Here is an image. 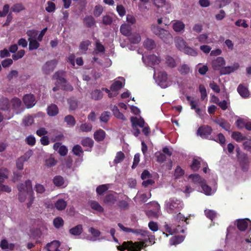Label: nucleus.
<instances>
[{"mask_svg": "<svg viewBox=\"0 0 251 251\" xmlns=\"http://www.w3.org/2000/svg\"><path fill=\"white\" fill-rule=\"evenodd\" d=\"M239 67V64L238 63H235L232 66L223 67L220 71L221 75H225L237 70Z\"/></svg>", "mask_w": 251, "mask_h": 251, "instance_id": "1a4fd4ad", "label": "nucleus"}, {"mask_svg": "<svg viewBox=\"0 0 251 251\" xmlns=\"http://www.w3.org/2000/svg\"><path fill=\"white\" fill-rule=\"evenodd\" d=\"M128 36V39L132 44H136L141 41V38L139 33L136 32L131 33Z\"/></svg>", "mask_w": 251, "mask_h": 251, "instance_id": "bb28decb", "label": "nucleus"}, {"mask_svg": "<svg viewBox=\"0 0 251 251\" xmlns=\"http://www.w3.org/2000/svg\"><path fill=\"white\" fill-rule=\"evenodd\" d=\"M166 206L169 213H172L174 212L176 213L182 209V201L175 198H171L166 203Z\"/></svg>", "mask_w": 251, "mask_h": 251, "instance_id": "7ed1b4c3", "label": "nucleus"}, {"mask_svg": "<svg viewBox=\"0 0 251 251\" xmlns=\"http://www.w3.org/2000/svg\"><path fill=\"white\" fill-rule=\"evenodd\" d=\"M29 158V156L27 153H25L18 158L16 163L17 168L20 170H22L24 168V162H26Z\"/></svg>", "mask_w": 251, "mask_h": 251, "instance_id": "9b49d317", "label": "nucleus"}, {"mask_svg": "<svg viewBox=\"0 0 251 251\" xmlns=\"http://www.w3.org/2000/svg\"><path fill=\"white\" fill-rule=\"evenodd\" d=\"M130 121L132 124V126H139L140 127H144L145 122L142 118H138L136 117H132L130 118Z\"/></svg>", "mask_w": 251, "mask_h": 251, "instance_id": "f3484780", "label": "nucleus"}, {"mask_svg": "<svg viewBox=\"0 0 251 251\" xmlns=\"http://www.w3.org/2000/svg\"><path fill=\"white\" fill-rule=\"evenodd\" d=\"M190 68L189 66L185 64L181 65L178 68V71L181 75H185L190 72Z\"/></svg>", "mask_w": 251, "mask_h": 251, "instance_id": "79ce46f5", "label": "nucleus"}, {"mask_svg": "<svg viewBox=\"0 0 251 251\" xmlns=\"http://www.w3.org/2000/svg\"><path fill=\"white\" fill-rule=\"evenodd\" d=\"M144 46L145 48L147 49L148 50H152V49L155 48L156 44L153 40L150 38H147L144 42Z\"/></svg>", "mask_w": 251, "mask_h": 251, "instance_id": "7c9ffc66", "label": "nucleus"}, {"mask_svg": "<svg viewBox=\"0 0 251 251\" xmlns=\"http://www.w3.org/2000/svg\"><path fill=\"white\" fill-rule=\"evenodd\" d=\"M184 236L182 235H177L172 237L170 239V243L171 245H176L183 241Z\"/></svg>", "mask_w": 251, "mask_h": 251, "instance_id": "cd10ccee", "label": "nucleus"}, {"mask_svg": "<svg viewBox=\"0 0 251 251\" xmlns=\"http://www.w3.org/2000/svg\"><path fill=\"white\" fill-rule=\"evenodd\" d=\"M52 181L56 186L60 187L64 184V179L62 176L58 175L53 177Z\"/></svg>", "mask_w": 251, "mask_h": 251, "instance_id": "4c0bfd02", "label": "nucleus"}, {"mask_svg": "<svg viewBox=\"0 0 251 251\" xmlns=\"http://www.w3.org/2000/svg\"><path fill=\"white\" fill-rule=\"evenodd\" d=\"M10 107L9 100L6 98L0 99V109L3 111L8 110Z\"/></svg>", "mask_w": 251, "mask_h": 251, "instance_id": "5701e85b", "label": "nucleus"}, {"mask_svg": "<svg viewBox=\"0 0 251 251\" xmlns=\"http://www.w3.org/2000/svg\"><path fill=\"white\" fill-rule=\"evenodd\" d=\"M57 64V61L55 59L51 60L46 62L42 67L43 72L49 75L52 72Z\"/></svg>", "mask_w": 251, "mask_h": 251, "instance_id": "39448f33", "label": "nucleus"}, {"mask_svg": "<svg viewBox=\"0 0 251 251\" xmlns=\"http://www.w3.org/2000/svg\"><path fill=\"white\" fill-rule=\"evenodd\" d=\"M55 207L59 211L65 209L67 206V202L63 199H58L54 204Z\"/></svg>", "mask_w": 251, "mask_h": 251, "instance_id": "c756f323", "label": "nucleus"}, {"mask_svg": "<svg viewBox=\"0 0 251 251\" xmlns=\"http://www.w3.org/2000/svg\"><path fill=\"white\" fill-rule=\"evenodd\" d=\"M9 171L6 168L0 169V183L4 182V180L8 177Z\"/></svg>", "mask_w": 251, "mask_h": 251, "instance_id": "e433bc0d", "label": "nucleus"}, {"mask_svg": "<svg viewBox=\"0 0 251 251\" xmlns=\"http://www.w3.org/2000/svg\"><path fill=\"white\" fill-rule=\"evenodd\" d=\"M125 158V154L122 151H118L117 153L115 158L114 160V163L115 164L119 163L123 161Z\"/></svg>", "mask_w": 251, "mask_h": 251, "instance_id": "864d4df0", "label": "nucleus"}, {"mask_svg": "<svg viewBox=\"0 0 251 251\" xmlns=\"http://www.w3.org/2000/svg\"><path fill=\"white\" fill-rule=\"evenodd\" d=\"M183 51L185 53L193 56H196L198 55V52L196 50H195L194 49L187 46H186L185 49H184Z\"/></svg>", "mask_w": 251, "mask_h": 251, "instance_id": "052dcab7", "label": "nucleus"}, {"mask_svg": "<svg viewBox=\"0 0 251 251\" xmlns=\"http://www.w3.org/2000/svg\"><path fill=\"white\" fill-rule=\"evenodd\" d=\"M92 129V126L89 123L82 124L79 126V130L82 132H90Z\"/></svg>", "mask_w": 251, "mask_h": 251, "instance_id": "3c124183", "label": "nucleus"}, {"mask_svg": "<svg viewBox=\"0 0 251 251\" xmlns=\"http://www.w3.org/2000/svg\"><path fill=\"white\" fill-rule=\"evenodd\" d=\"M110 112L108 111H104L101 113L100 120L101 122L106 123L109 120Z\"/></svg>", "mask_w": 251, "mask_h": 251, "instance_id": "69168bd1", "label": "nucleus"}, {"mask_svg": "<svg viewBox=\"0 0 251 251\" xmlns=\"http://www.w3.org/2000/svg\"><path fill=\"white\" fill-rule=\"evenodd\" d=\"M189 178H192L194 183H199L200 185L205 180L202 178L198 174H191L189 176Z\"/></svg>", "mask_w": 251, "mask_h": 251, "instance_id": "ea45409f", "label": "nucleus"}, {"mask_svg": "<svg viewBox=\"0 0 251 251\" xmlns=\"http://www.w3.org/2000/svg\"><path fill=\"white\" fill-rule=\"evenodd\" d=\"M11 102L13 109L18 110L21 105L22 101L20 99L17 97L13 98Z\"/></svg>", "mask_w": 251, "mask_h": 251, "instance_id": "37998d69", "label": "nucleus"}, {"mask_svg": "<svg viewBox=\"0 0 251 251\" xmlns=\"http://www.w3.org/2000/svg\"><path fill=\"white\" fill-rule=\"evenodd\" d=\"M124 87L123 83L119 80H116L110 86V89L112 91H118Z\"/></svg>", "mask_w": 251, "mask_h": 251, "instance_id": "a19ab883", "label": "nucleus"}, {"mask_svg": "<svg viewBox=\"0 0 251 251\" xmlns=\"http://www.w3.org/2000/svg\"><path fill=\"white\" fill-rule=\"evenodd\" d=\"M81 144L83 147H88L92 148L94 146V142L90 137H87L83 138L81 141Z\"/></svg>", "mask_w": 251, "mask_h": 251, "instance_id": "2f4dec72", "label": "nucleus"}, {"mask_svg": "<svg viewBox=\"0 0 251 251\" xmlns=\"http://www.w3.org/2000/svg\"><path fill=\"white\" fill-rule=\"evenodd\" d=\"M103 12V7L100 5H97L95 7L94 10V15L96 17H98L102 14Z\"/></svg>", "mask_w": 251, "mask_h": 251, "instance_id": "774afa93", "label": "nucleus"}, {"mask_svg": "<svg viewBox=\"0 0 251 251\" xmlns=\"http://www.w3.org/2000/svg\"><path fill=\"white\" fill-rule=\"evenodd\" d=\"M237 90L240 95L244 98H247L249 96L250 94L248 89L242 84L239 85Z\"/></svg>", "mask_w": 251, "mask_h": 251, "instance_id": "aec40b11", "label": "nucleus"}, {"mask_svg": "<svg viewBox=\"0 0 251 251\" xmlns=\"http://www.w3.org/2000/svg\"><path fill=\"white\" fill-rule=\"evenodd\" d=\"M215 98L217 101H215V103L218 104L223 110H226L228 107L226 101V100L220 101L218 97H215Z\"/></svg>", "mask_w": 251, "mask_h": 251, "instance_id": "e2e57ef3", "label": "nucleus"}, {"mask_svg": "<svg viewBox=\"0 0 251 251\" xmlns=\"http://www.w3.org/2000/svg\"><path fill=\"white\" fill-rule=\"evenodd\" d=\"M47 111L49 116L53 117L58 114L59 109L56 104H51L48 107Z\"/></svg>", "mask_w": 251, "mask_h": 251, "instance_id": "a211bd4d", "label": "nucleus"}, {"mask_svg": "<svg viewBox=\"0 0 251 251\" xmlns=\"http://www.w3.org/2000/svg\"><path fill=\"white\" fill-rule=\"evenodd\" d=\"M72 152L74 155L78 157L82 156L84 152L82 147L79 145H75L73 147Z\"/></svg>", "mask_w": 251, "mask_h": 251, "instance_id": "72a5a7b5", "label": "nucleus"}, {"mask_svg": "<svg viewBox=\"0 0 251 251\" xmlns=\"http://www.w3.org/2000/svg\"><path fill=\"white\" fill-rule=\"evenodd\" d=\"M28 41H29L28 47L29 50H36L39 48L40 44L36 40L29 38L28 39Z\"/></svg>", "mask_w": 251, "mask_h": 251, "instance_id": "09e8293b", "label": "nucleus"}, {"mask_svg": "<svg viewBox=\"0 0 251 251\" xmlns=\"http://www.w3.org/2000/svg\"><path fill=\"white\" fill-rule=\"evenodd\" d=\"M17 189L19 192H29V194L33 193L31 181L26 180L25 183H21L17 185Z\"/></svg>", "mask_w": 251, "mask_h": 251, "instance_id": "423d86ee", "label": "nucleus"}, {"mask_svg": "<svg viewBox=\"0 0 251 251\" xmlns=\"http://www.w3.org/2000/svg\"><path fill=\"white\" fill-rule=\"evenodd\" d=\"M214 122L226 130L228 131L230 130V125L226 120L224 119H218L215 120Z\"/></svg>", "mask_w": 251, "mask_h": 251, "instance_id": "dca6fc26", "label": "nucleus"}, {"mask_svg": "<svg viewBox=\"0 0 251 251\" xmlns=\"http://www.w3.org/2000/svg\"><path fill=\"white\" fill-rule=\"evenodd\" d=\"M147 246L144 242L132 241L124 242L122 245L117 246V249L120 251H125L127 250L128 251H141V249Z\"/></svg>", "mask_w": 251, "mask_h": 251, "instance_id": "f257e3e1", "label": "nucleus"}, {"mask_svg": "<svg viewBox=\"0 0 251 251\" xmlns=\"http://www.w3.org/2000/svg\"><path fill=\"white\" fill-rule=\"evenodd\" d=\"M117 206L121 210H126L129 207V203L126 201L120 200L118 201Z\"/></svg>", "mask_w": 251, "mask_h": 251, "instance_id": "5fc2aeb1", "label": "nucleus"}, {"mask_svg": "<svg viewBox=\"0 0 251 251\" xmlns=\"http://www.w3.org/2000/svg\"><path fill=\"white\" fill-rule=\"evenodd\" d=\"M34 122L32 116L28 115L25 117L23 120V123L25 126H31Z\"/></svg>", "mask_w": 251, "mask_h": 251, "instance_id": "680f3d73", "label": "nucleus"}, {"mask_svg": "<svg viewBox=\"0 0 251 251\" xmlns=\"http://www.w3.org/2000/svg\"><path fill=\"white\" fill-rule=\"evenodd\" d=\"M157 79L160 83H163L166 82L168 79V75L167 73L165 71L159 72L158 73Z\"/></svg>", "mask_w": 251, "mask_h": 251, "instance_id": "de8ad7c7", "label": "nucleus"}, {"mask_svg": "<svg viewBox=\"0 0 251 251\" xmlns=\"http://www.w3.org/2000/svg\"><path fill=\"white\" fill-rule=\"evenodd\" d=\"M155 156L157 162L160 163L164 162L166 159V155L161 152H156Z\"/></svg>", "mask_w": 251, "mask_h": 251, "instance_id": "338daca9", "label": "nucleus"}, {"mask_svg": "<svg viewBox=\"0 0 251 251\" xmlns=\"http://www.w3.org/2000/svg\"><path fill=\"white\" fill-rule=\"evenodd\" d=\"M66 72L62 70H59L56 72L52 75V79L56 80L55 83H58L59 82L65 81V78L64 76L65 75Z\"/></svg>", "mask_w": 251, "mask_h": 251, "instance_id": "f8f14e48", "label": "nucleus"}, {"mask_svg": "<svg viewBox=\"0 0 251 251\" xmlns=\"http://www.w3.org/2000/svg\"><path fill=\"white\" fill-rule=\"evenodd\" d=\"M129 230L127 232H132L135 234L141 235L143 237H149V231L143 230L140 229H133L129 228Z\"/></svg>", "mask_w": 251, "mask_h": 251, "instance_id": "a878e982", "label": "nucleus"}, {"mask_svg": "<svg viewBox=\"0 0 251 251\" xmlns=\"http://www.w3.org/2000/svg\"><path fill=\"white\" fill-rule=\"evenodd\" d=\"M60 246L58 241L54 240L47 244L45 249L48 251H60L59 248Z\"/></svg>", "mask_w": 251, "mask_h": 251, "instance_id": "ddd939ff", "label": "nucleus"}, {"mask_svg": "<svg viewBox=\"0 0 251 251\" xmlns=\"http://www.w3.org/2000/svg\"><path fill=\"white\" fill-rule=\"evenodd\" d=\"M231 136L238 142H241L246 139V137L241 132L238 131L233 132Z\"/></svg>", "mask_w": 251, "mask_h": 251, "instance_id": "8fccbe9b", "label": "nucleus"}, {"mask_svg": "<svg viewBox=\"0 0 251 251\" xmlns=\"http://www.w3.org/2000/svg\"><path fill=\"white\" fill-rule=\"evenodd\" d=\"M165 62L167 66L170 68H174L176 66L175 60L171 56L167 55L165 57Z\"/></svg>", "mask_w": 251, "mask_h": 251, "instance_id": "a18cd8bd", "label": "nucleus"}, {"mask_svg": "<svg viewBox=\"0 0 251 251\" xmlns=\"http://www.w3.org/2000/svg\"><path fill=\"white\" fill-rule=\"evenodd\" d=\"M151 29L153 33L157 35L164 43L170 44L173 41V36L169 31L161 28L157 25H152Z\"/></svg>", "mask_w": 251, "mask_h": 251, "instance_id": "f03ea898", "label": "nucleus"}, {"mask_svg": "<svg viewBox=\"0 0 251 251\" xmlns=\"http://www.w3.org/2000/svg\"><path fill=\"white\" fill-rule=\"evenodd\" d=\"M25 9V7L22 3L14 4L11 7V10L15 13H19Z\"/></svg>", "mask_w": 251, "mask_h": 251, "instance_id": "49530a36", "label": "nucleus"}, {"mask_svg": "<svg viewBox=\"0 0 251 251\" xmlns=\"http://www.w3.org/2000/svg\"><path fill=\"white\" fill-rule=\"evenodd\" d=\"M185 24L180 21H176L173 24V28L176 32L184 30Z\"/></svg>", "mask_w": 251, "mask_h": 251, "instance_id": "412c9836", "label": "nucleus"}, {"mask_svg": "<svg viewBox=\"0 0 251 251\" xmlns=\"http://www.w3.org/2000/svg\"><path fill=\"white\" fill-rule=\"evenodd\" d=\"M175 45L178 50L183 51L186 47V43L181 37H178L175 40Z\"/></svg>", "mask_w": 251, "mask_h": 251, "instance_id": "4be33fe9", "label": "nucleus"}, {"mask_svg": "<svg viewBox=\"0 0 251 251\" xmlns=\"http://www.w3.org/2000/svg\"><path fill=\"white\" fill-rule=\"evenodd\" d=\"M53 225L56 228H59L63 226L64 221L61 217L55 218L53 221Z\"/></svg>", "mask_w": 251, "mask_h": 251, "instance_id": "bf43d9fd", "label": "nucleus"}, {"mask_svg": "<svg viewBox=\"0 0 251 251\" xmlns=\"http://www.w3.org/2000/svg\"><path fill=\"white\" fill-rule=\"evenodd\" d=\"M201 186L205 195H210L211 194L212 189L210 187H209L206 184L205 180L203 182V183L201 184Z\"/></svg>", "mask_w": 251, "mask_h": 251, "instance_id": "0e129e2a", "label": "nucleus"}, {"mask_svg": "<svg viewBox=\"0 0 251 251\" xmlns=\"http://www.w3.org/2000/svg\"><path fill=\"white\" fill-rule=\"evenodd\" d=\"M105 136V132L101 129L96 130L94 133V138L97 142L103 141Z\"/></svg>", "mask_w": 251, "mask_h": 251, "instance_id": "4468645a", "label": "nucleus"}, {"mask_svg": "<svg viewBox=\"0 0 251 251\" xmlns=\"http://www.w3.org/2000/svg\"><path fill=\"white\" fill-rule=\"evenodd\" d=\"M184 175V171L183 170L180 166H177L176 167L175 173L174 176L176 178H179L180 177Z\"/></svg>", "mask_w": 251, "mask_h": 251, "instance_id": "4d7b16f0", "label": "nucleus"}, {"mask_svg": "<svg viewBox=\"0 0 251 251\" xmlns=\"http://www.w3.org/2000/svg\"><path fill=\"white\" fill-rule=\"evenodd\" d=\"M64 121L70 127L74 126L76 124V121L75 118L71 115L66 116L64 118Z\"/></svg>", "mask_w": 251, "mask_h": 251, "instance_id": "c9c22d12", "label": "nucleus"}, {"mask_svg": "<svg viewBox=\"0 0 251 251\" xmlns=\"http://www.w3.org/2000/svg\"><path fill=\"white\" fill-rule=\"evenodd\" d=\"M212 131L213 129L211 126L207 125H203L198 128L197 134L202 138L209 139Z\"/></svg>", "mask_w": 251, "mask_h": 251, "instance_id": "20e7f679", "label": "nucleus"}, {"mask_svg": "<svg viewBox=\"0 0 251 251\" xmlns=\"http://www.w3.org/2000/svg\"><path fill=\"white\" fill-rule=\"evenodd\" d=\"M149 61L151 63L152 65H154L158 64L160 60L156 55L154 54H151L148 56Z\"/></svg>", "mask_w": 251, "mask_h": 251, "instance_id": "13d9d810", "label": "nucleus"}, {"mask_svg": "<svg viewBox=\"0 0 251 251\" xmlns=\"http://www.w3.org/2000/svg\"><path fill=\"white\" fill-rule=\"evenodd\" d=\"M109 189V184H101L99 185L96 188V192L98 195L101 196Z\"/></svg>", "mask_w": 251, "mask_h": 251, "instance_id": "473e14b6", "label": "nucleus"}, {"mask_svg": "<svg viewBox=\"0 0 251 251\" xmlns=\"http://www.w3.org/2000/svg\"><path fill=\"white\" fill-rule=\"evenodd\" d=\"M84 23L86 26L91 27L95 25V21L92 16H87L84 18Z\"/></svg>", "mask_w": 251, "mask_h": 251, "instance_id": "c03bdc74", "label": "nucleus"}, {"mask_svg": "<svg viewBox=\"0 0 251 251\" xmlns=\"http://www.w3.org/2000/svg\"><path fill=\"white\" fill-rule=\"evenodd\" d=\"M204 213L206 217L211 221H213L217 216V213L213 210H205Z\"/></svg>", "mask_w": 251, "mask_h": 251, "instance_id": "6e6d98bb", "label": "nucleus"}, {"mask_svg": "<svg viewBox=\"0 0 251 251\" xmlns=\"http://www.w3.org/2000/svg\"><path fill=\"white\" fill-rule=\"evenodd\" d=\"M24 103L27 108L32 107L35 104V98L33 94H27L23 98Z\"/></svg>", "mask_w": 251, "mask_h": 251, "instance_id": "0eeeda50", "label": "nucleus"}, {"mask_svg": "<svg viewBox=\"0 0 251 251\" xmlns=\"http://www.w3.org/2000/svg\"><path fill=\"white\" fill-rule=\"evenodd\" d=\"M120 32L124 36H128L131 33V25L124 24L120 27Z\"/></svg>", "mask_w": 251, "mask_h": 251, "instance_id": "6ab92c4d", "label": "nucleus"}, {"mask_svg": "<svg viewBox=\"0 0 251 251\" xmlns=\"http://www.w3.org/2000/svg\"><path fill=\"white\" fill-rule=\"evenodd\" d=\"M69 109L71 110H75L78 107V101L75 98H71L68 100Z\"/></svg>", "mask_w": 251, "mask_h": 251, "instance_id": "58836bf2", "label": "nucleus"}, {"mask_svg": "<svg viewBox=\"0 0 251 251\" xmlns=\"http://www.w3.org/2000/svg\"><path fill=\"white\" fill-rule=\"evenodd\" d=\"M82 231L83 227L81 225H78L69 230V233L75 236L80 235Z\"/></svg>", "mask_w": 251, "mask_h": 251, "instance_id": "393cba45", "label": "nucleus"}, {"mask_svg": "<svg viewBox=\"0 0 251 251\" xmlns=\"http://www.w3.org/2000/svg\"><path fill=\"white\" fill-rule=\"evenodd\" d=\"M91 98L95 100H99L102 99L103 94L102 91L99 89H95L91 92Z\"/></svg>", "mask_w": 251, "mask_h": 251, "instance_id": "b1692460", "label": "nucleus"}, {"mask_svg": "<svg viewBox=\"0 0 251 251\" xmlns=\"http://www.w3.org/2000/svg\"><path fill=\"white\" fill-rule=\"evenodd\" d=\"M238 229L240 231H245L248 226V223L244 219H239L237 221Z\"/></svg>", "mask_w": 251, "mask_h": 251, "instance_id": "c85d7f7f", "label": "nucleus"}, {"mask_svg": "<svg viewBox=\"0 0 251 251\" xmlns=\"http://www.w3.org/2000/svg\"><path fill=\"white\" fill-rule=\"evenodd\" d=\"M117 200V198L112 194L106 195L104 199L103 202L108 205H112L115 203Z\"/></svg>", "mask_w": 251, "mask_h": 251, "instance_id": "2eb2a0df", "label": "nucleus"}, {"mask_svg": "<svg viewBox=\"0 0 251 251\" xmlns=\"http://www.w3.org/2000/svg\"><path fill=\"white\" fill-rule=\"evenodd\" d=\"M200 161L197 159L194 158L192 160V163L190 165L191 169L194 172H197L200 169Z\"/></svg>", "mask_w": 251, "mask_h": 251, "instance_id": "603ef678", "label": "nucleus"}, {"mask_svg": "<svg viewBox=\"0 0 251 251\" xmlns=\"http://www.w3.org/2000/svg\"><path fill=\"white\" fill-rule=\"evenodd\" d=\"M165 229L166 232H168L170 234L173 235L176 233H184V230L182 227L178 225L177 227H175L174 226H169L167 225L165 226Z\"/></svg>", "mask_w": 251, "mask_h": 251, "instance_id": "9d476101", "label": "nucleus"}, {"mask_svg": "<svg viewBox=\"0 0 251 251\" xmlns=\"http://www.w3.org/2000/svg\"><path fill=\"white\" fill-rule=\"evenodd\" d=\"M90 205L91 208L95 210L100 213L104 211V208L96 201H91L90 202Z\"/></svg>", "mask_w": 251, "mask_h": 251, "instance_id": "f704fd0d", "label": "nucleus"}, {"mask_svg": "<svg viewBox=\"0 0 251 251\" xmlns=\"http://www.w3.org/2000/svg\"><path fill=\"white\" fill-rule=\"evenodd\" d=\"M226 61L222 57H218L212 62V67L215 71H220L223 66L225 65Z\"/></svg>", "mask_w": 251, "mask_h": 251, "instance_id": "6e6552de", "label": "nucleus"}]
</instances>
